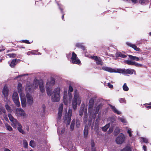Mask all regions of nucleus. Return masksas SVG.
Returning a JSON list of instances; mask_svg holds the SVG:
<instances>
[{
    "instance_id": "nucleus-1",
    "label": "nucleus",
    "mask_w": 151,
    "mask_h": 151,
    "mask_svg": "<svg viewBox=\"0 0 151 151\" xmlns=\"http://www.w3.org/2000/svg\"><path fill=\"white\" fill-rule=\"evenodd\" d=\"M36 79H35L33 83L27 82L25 87V90L27 92L29 93L32 92L34 90L36 89L39 86L40 81Z\"/></svg>"
},
{
    "instance_id": "nucleus-2",
    "label": "nucleus",
    "mask_w": 151,
    "mask_h": 151,
    "mask_svg": "<svg viewBox=\"0 0 151 151\" xmlns=\"http://www.w3.org/2000/svg\"><path fill=\"white\" fill-rule=\"evenodd\" d=\"M8 116L10 121L12 122V126L14 128H16L17 127V129L19 132L22 134H24V132L22 129V126L17 120L14 119L10 114H8Z\"/></svg>"
},
{
    "instance_id": "nucleus-3",
    "label": "nucleus",
    "mask_w": 151,
    "mask_h": 151,
    "mask_svg": "<svg viewBox=\"0 0 151 151\" xmlns=\"http://www.w3.org/2000/svg\"><path fill=\"white\" fill-rule=\"evenodd\" d=\"M17 89L19 94L22 107H25L26 106V99L24 93L23 92V89L22 84L19 83L18 84Z\"/></svg>"
},
{
    "instance_id": "nucleus-4",
    "label": "nucleus",
    "mask_w": 151,
    "mask_h": 151,
    "mask_svg": "<svg viewBox=\"0 0 151 151\" xmlns=\"http://www.w3.org/2000/svg\"><path fill=\"white\" fill-rule=\"evenodd\" d=\"M55 83V79L53 78H51L47 80L46 83V90L48 96H50L52 95V87Z\"/></svg>"
},
{
    "instance_id": "nucleus-5",
    "label": "nucleus",
    "mask_w": 151,
    "mask_h": 151,
    "mask_svg": "<svg viewBox=\"0 0 151 151\" xmlns=\"http://www.w3.org/2000/svg\"><path fill=\"white\" fill-rule=\"evenodd\" d=\"M81 101V98L77 90L74 91V97L72 100L73 108L74 110L76 109L77 104H80Z\"/></svg>"
},
{
    "instance_id": "nucleus-6",
    "label": "nucleus",
    "mask_w": 151,
    "mask_h": 151,
    "mask_svg": "<svg viewBox=\"0 0 151 151\" xmlns=\"http://www.w3.org/2000/svg\"><path fill=\"white\" fill-rule=\"evenodd\" d=\"M118 70L119 73H122L124 75H126L127 74L132 75L134 74V75L136 74V71L133 69H125L119 68Z\"/></svg>"
},
{
    "instance_id": "nucleus-7",
    "label": "nucleus",
    "mask_w": 151,
    "mask_h": 151,
    "mask_svg": "<svg viewBox=\"0 0 151 151\" xmlns=\"http://www.w3.org/2000/svg\"><path fill=\"white\" fill-rule=\"evenodd\" d=\"M70 59L71 62L72 63L78 65L81 63L80 60L77 57V55L74 52H72V56Z\"/></svg>"
},
{
    "instance_id": "nucleus-8",
    "label": "nucleus",
    "mask_w": 151,
    "mask_h": 151,
    "mask_svg": "<svg viewBox=\"0 0 151 151\" xmlns=\"http://www.w3.org/2000/svg\"><path fill=\"white\" fill-rule=\"evenodd\" d=\"M72 110L69 109L68 114L65 115L64 118H63L64 122L68 124H69L70 122L71 116L72 114Z\"/></svg>"
},
{
    "instance_id": "nucleus-9",
    "label": "nucleus",
    "mask_w": 151,
    "mask_h": 151,
    "mask_svg": "<svg viewBox=\"0 0 151 151\" xmlns=\"http://www.w3.org/2000/svg\"><path fill=\"white\" fill-rule=\"evenodd\" d=\"M12 99L16 105L17 107L20 106V103L19 100V98L18 93L17 92H14L12 96Z\"/></svg>"
},
{
    "instance_id": "nucleus-10",
    "label": "nucleus",
    "mask_w": 151,
    "mask_h": 151,
    "mask_svg": "<svg viewBox=\"0 0 151 151\" xmlns=\"http://www.w3.org/2000/svg\"><path fill=\"white\" fill-rule=\"evenodd\" d=\"M63 108V104H60L58 109V116L57 119V122L58 124L60 122V120L61 119Z\"/></svg>"
},
{
    "instance_id": "nucleus-11",
    "label": "nucleus",
    "mask_w": 151,
    "mask_h": 151,
    "mask_svg": "<svg viewBox=\"0 0 151 151\" xmlns=\"http://www.w3.org/2000/svg\"><path fill=\"white\" fill-rule=\"evenodd\" d=\"M125 137L124 135L122 133L120 134L116 139V142L117 144H122L124 141Z\"/></svg>"
},
{
    "instance_id": "nucleus-12",
    "label": "nucleus",
    "mask_w": 151,
    "mask_h": 151,
    "mask_svg": "<svg viewBox=\"0 0 151 151\" xmlns=\"http://www.w3.org/2000/svg\"><path fill=\"white\" fill-rule=\"evenodd\" d=\"M15 114L17 116H22L23 117H25L26 115L24 111L21 108H17L16 109Z\"/></svg>"
},
{
    "instance_id": "nucleus-13",
    "label": "nucleus",
    "mask_w": 151,
    "mask_h": 151,
    "mask_svg": "<svg viewBox=\"0 0 151 151\" xmlns=\"http://www.w3.org/2000/svg\"><path fill=\"white\" fill-rule=\"evenodd\" d=\"M27 101H26V104L29 106L32 105L33 103V99L32 96L29 93L27 92L26 94Z\"/></svg>"
},
{
    "instance_id": "nucleus-14",
    "label": "nucleus",
    "mask_w": 151,
    "mask_h": 151,
    "mask_svg": "<svg viewBox=\"0 0 151 151\" xmlns=\"http://www.w3.org/2000/svg\"><path fill=\"white\" fill-rule=\"evenodd\" d=\"M102 69L105 71L108 72L110 73H118L119 68L114 69L109 67L107 66H103L102 67Z\"/></svg>"
},
{
    "instance_id": "nucleus-15",
    "label": "nucleus",
    "mask_w": 151,
    "mask_h": 151,
    "mask_svg": "<svg viewBox=\"0 0 151 151\" xmlns=\"http://www.w3.org/2000/svg\"><path fill=\"white\" fill-rule=\"evenodd\" d=\"M89 58L93 60H94L96 62V64L98 65H103V62L101 59L100 57H97L96 56H91Z\"/></svg>"
},
{
    "instance_id": "nucleus-16",
    "label": "nucleus",
    "mask_w": 151,
    "mask_h": 151,
    "mask_svg": "<svg viewBox=\"0 0 151 151\" xmlns=\"http://www.w3.org/2000/svg\"><path fill=\"white\" fill-rule=\"evenodd\" d=\"M125 62L129 65H134L137 67H141L142 65L141 64L130 60H126L125 61Z\"/></svg>"
},
{
    "instance_id": "nucleus-17",
    "label": "nucleus",
    "mask_w": 151,
    "mask_h": 151,
    "mask_svg": "<svg viewBox=\"0 0 151 151\" xmlns=\"http://www.w3.org/2000/svg\"><path fill=\"white\" fill-rule=\"evenodd\" d=\"M60 95L52 94L51 96V100L53 102H57L60 101Z\"/></svg>"
},
{
    "instance_id": "nucleus-18",
    "label": "nucleus",
    "mask_w": 151,
    "mask_h": 151,
    "mask_svg": "<svg viewBox=\"0 0 151 151\" xmlns=\"http://www.w3.org/2000/svg\"><path fill=\"white\" fill-rule=\"evenodd\" d=\"M94 104V100L93 99H91L90 100L88 105V112L91 114L92 113L93 107Z\"/></svg>"
},
{
    "instance_id": "nucleus-19",
    "label": "nucleus",
    "mask_w": 151,
    "mask_h": 151,
    "mask_svg": "<svg viewBox=\"0 0 151 151\" xmlns=\"http://www.w3.org/2000/svg\"><path fill=\"white\" fill-rule=\"evenodd\" d=\"M68 94L67 89H65L63 92V102L67 106L68 105Z\"/></svg>"
},
{
    "instance_id": "nucleus-20",
    "label": "nucleus",
    "mask_w": 151,
    "mask_h": 151,
    "mask_svg": "<svg viewBox=\"0 0 151 151\" xmlns=\"http://www.w3.org/2000/svg\"><path fill=\"white\" fill-rule=\"evenodd\" d=\"M61 91V88L58 86L54 89L52 92V94H55L60 95V92Z\"/></svg>"
},
{
    "instance_id": "nucleus-21",
    "label": "nucleus",
    "mask_w": 151,
    "mask_h": 151,
    "mask_svg": "<svg viewBox=\"0 0 151 151\" xmlns=\"http://www.w3.org/2000/svg\"><path fill=\"white\" fill-rule=\"evenodd\" d=\"M126 44L128 46L132 47L136 51H140V49L137 47L135 44H133L129 42H126Z\"/></svg>"
},
{
    "instance_id": "nucleus-22",
    "label": "nucleus",
    "mask_w": 151,
    "mask_h": 151,
    "mask_svg": "<svg viewBox=\"0 0 151 151\" xmlns=\"http://www.w3.org/2000/svg\"><path fill=\"white\" fill-rule=\"evenodd\" d=\"M39 88L40 91L42 93H44L45 91V89L44 87V83L43 81L41 80L40 81Z\"/></svg>"
},
{
    "instance_id": "nucleus-23",
    "label": "nucleus",
    "mask_w": 151,
    "mask_h": 151,
    "mask_svg": "<svg viewBox=\"0 0 151 151\" xmlns=\"http://www.w3.org/2000/svg\"><path fill=\"white\" fill-rule=\"evenodd\" d=\"M65 128L63 125L58 126V133L59 134H60L64 133Z\"/></svg>"
},
{
    "instance_id": "nucleus-24",
    "label": "nucleus",
    "mask_w": 151,
    "mask_h": 151,
    "mask_svg": "<svg viewBox=\"0 0 151 151\" xmlns=\"http://www.w3.org/2000/svg\"><path fill=\"white\" fill-rule=\"evenodd\" d=\"M8 89L6 86H5L2 91L3 95L5 97H6L8 96Z\"/></svg>"
},
{
    "instance_id": "nucleus-25",
    "label": "nucleus",
    "mask_w": 151,
    "mask_h": 151,
    "mask_svg": "<svg viewBox=\"0 0 151 151\" xmlns=\"http://www.w3.org/2000/svg\"><path fill=\"white\" fill-rule=\"evenodd\" d=\"M101 107L100 105H99L97 106L96 107H95L94 109H93L92 113H91V114H97Z\"/></svg>"
},
{
    "instance_id": "nucleus-26",
    "label": "nucleus",
    "mask_w": 151,
    "mask_h": 151,
    "mask_svg": "<svg viewBox=\"0 0 151 151\" xmlns=\"http://www.w3.org/2000/svg\"><path fill=\"white\" fill-rule=\"evenodd\" d=\"M116 56L117 57H120L123 58H125L127 57V55L124 54L120 52H118L116 53Z\"/></svg>"
},
{
    "instance_id": "nucleus-27",
    "label": "nucleus",
    "mask_w": 151,
    "mask_h": 151,
    "mask_svg": "<svg viewBox=\"0 0 151 151\" xmlns=\"http://www.w3.org/2000/svg\"><path fill=\"white\" fill-rule=\"evenodd\" d=\"M75 45L76 47L78 48H81L83 50H84L85 49V48L83 45L82 43H77Z\"/></svg>"
},
{
    "instance_id": "nucleus-28",
    "label": "nucleus",
    "mask_w": 151,
    "mask_h": 151,
    "mask_svg": "<svg viewBox=\"0 0 151 151\" xmlns=\"http://www.w3.org/2000/svg\"><path fill=\"white\" fill-rule=\"evenodd\" d=\"M111 108L112 110L115 113L118 114H121V112L120 111H118L114 106H112L111 105H110Z\"/></svg>"
},
{
    "instance_id": "nucleus-29",
    "label": "nucleus",
    "mask_w": 151,
    "mask_h": 151,
    "mask_svg": "<svg viewBox=\"0 0 151 151\" xmlns=\"http://www.w3.org/2000/svg\"><path fill=\"white\" fill-rule=\"evenodd\" d=\"M88 133V127L87 126H86L84 130V135L85 137H86Z\"/></svg>"
},
{
    "instance_id": "nucleus-30",
    "label": "nucleus",
    "mask_w": 151,
    "mask_h": 151,
    "mask_svg": "<svg viewBox=\"0 0 151 151\" xmlns=\"http://www.w3.org/2000/svg\"><path fill=\"white\" fill-rule=\"evenodd\" d=\"M68 105L70 103L71 101V100L72 99V95L70 93H68Z\"/></svg>"
},
{
    "instance_id": "nucleus-31",
    "label": "nucleus",
    "mask_w": 151,
    "mask_h": 151,
    "mask_svg": "<svg viewBox=\"0 0 151 151\" xmlns=\"http://www.w3.org/2000/svg\"><path fill=\"white\" fill-rule=\"evenodd\" d=\"M19 61V60L14 59L12 61L11 63L10 64V66L12 67H14L16 64L17 61Z\"/></svg>"
},
{
    "instance_id": "nucleus-32",
    "label": "nucleus",
    "mask_w": 151,
    "mask_h": 151,
    "mask_svg": "<svg viewBox=\"0 0 151 151\" xmlns=\"http://www.w3.org/2000/svg\"><path fill=\"white\" fill-rule=\"evenodd\" d=\"M128 56L131 59L133 60L138 61L139 60V58L136 56H133L131 55H129Z\"/></svg>"
},
{
    "instance_id": "nucleus-33",
    "label": "nucleus",
    "mask_w": 151,
    "mask_h": 151,
    "mask_svg": "<svg viewBox=\"0 0 151 151\" xmlns=\"http://www.w3.org/2000/svg\"><path fill=\"white\" fill-rule=\"evenodd\" d=\"M139 139L140 140H142L146 144H147L149 143L148 139L145 137H140Z\"/></svg>"
},
{
    "instance_id": "nucleus-34",
    "label": "nucleus",
    "mask_w": 151,
    "mask_h": 151,
    "mask_svg": "<svg viewBox=\"0 0 151 151\" xmlns=\"http://www.w3.org/2000/svg\"><path fill=\"white\" fill-rule=\"evenodd\" d=\"M84 105H83L82 104L81 106V107L80 108L79 113V114L81 116H82L83 114L84 110Z\"/></svg>"
},
{
    "instance_id": "nucleus-35",
    "label": "nucleus",
    "mask_w": 151,
    "mask_h": 151,
    "mask_svg": "<svg viewBox=\"0 0 151 151\" xmlns=\"http://www.w3.org/2000/svg\"><path fill=\"white\" fill-rule=\"evenodd\" d=\"M5 126L7 130L9 131H12V128L8 124L5 123Z\"/></svg>"
},
{
    "instance_id": "nucleus-36",
    "label": "nucleus",
    "mask_w": 151,
    "mask_h": 151,
    "mask_svg": "<svg viewBox=\"0 0 151 151\" xmlns=\"http://www.w3.org/2000/svg\"><path fill=\"white\" fill-rule=\"evenodd\" d=\"M118 120L119 121H121L122 123L124 124H126L127 122L125 118H124L123 117H118Z\"/></svg>"
},
{
    "instance_id": "nucleus-37",
    "label": "nucleus",
    "mask_w": 151,
    "mask_h": 151,
    "mask_svg": "<svg viewBox=\"0 0 151 151\" xmlns=\"http://www.w3.org/2000/svg\"><path fill=\"white\" fill-rule=\"evenodd\" d=\"M75 120L74 119L72 121L70 125V129L71 130H73L74 128V125L75 124Z\"/></svg>"
},
{
    "instance_id": "nucleus-38",
    "label": "nucleus",
    "mask_w": 151,
    "mask_h": 151,
    "mask_svg": "<svg viewBox=\"0 0 151 151\" xmlns=\"http://www.w3.org/2000/svg\"><path fill=\"white\" fill-rule=\"evenodd\" d=\"M148 2V0H139V3L142 4H147Z\"/></svg>"
},
{
    "instance_id": "nucleus-39",
    "label": "nucleus",
    "mask_w": 151,
    "mask_h": 151,
    "mask_svg": "<svg viewBox=\"0 0 151 151\" xmlns=\"http://www.w3.org/2000/svg\"><path fill=\"white\" fill-rule=\"evenodd\" d=\"M123 90L125 91H127L129 90V88L126 83H124L122 86Z\"/></svg>"
},
{
    "instance_id": "nucleus-40",
    "label": "nucleus",
    "mask_w": 151,
    "mask_h": 151,
    "mask_svg": "<svg viewBox=\"0 0 151 151\" xmlns=\"http://www.w3.org/2000/svg\"><path fill=\"white\" fill-rule=\"evenodd\" d=\"M121 151H131V148L129 147H126L121 150Z\"/></svg>"
},
{
    "instance_id": "nucleus-41",
    "label": "nucleus",
    "mask_w": 151,
    "mask_h": 151,
    "mask_svg": "<svg viewBox=\"0 0 151 151\" xmlns=\"http://www.w3.org/2000/svg\"><path fill=\"white\" fill-rule=\"evenodd\" d=\"M110 126L109 124L106 125L105 126L102 127V130L104 131H106L107 130V129Z\"/></svg>"
},
{
    "instance_id": "nucleus-42",
    "label": "nucleus",
    "mask_w": 151,
    "mask_h": 151,
    "mask_svg": "<svg viewBox=\"0 0 151 151\" xmlns=\"http://www.w3.org/2000/svg\"><path fill=\"white\" fill-rule=\"evenodd\" d=\"M23 145L24 147L27 148L28 146V143L26 140H24L23 142Z\"/></svg>"
},
{
    "instance_id": "nucleus-43",
    "label": "nucleus",
    "mask_w": 151,
    "mask_h": 151,
    "mask_svg": "<svg viewBox=\"0 0 151 151\" xmlns=\"http://www.w3.org/2000/svg\"><path fill=\"white\" fill-rule=\"evenodd\" d=\"M7 55L9 56L10 58H15L16 55V54L14 53L9 54H7Z\"/></svg>"
},
{
    "instance_id": "nucleus-44",
    "label": "nucleus",
    "mask_w": 151,
    "mask_h": 151,
    "mask_svg": "<svg viewBox=\"0 0 151 151\" xmlns=\"http://www.w3.org/2000/svg\"><path fill=\"white\" fill-rule=\"evenodd\" d=\"M150 105H151V104H150V103L145 104H143V105L147 109H151V106H149Z\"/></svg>"
},
{
    "instance_id": "nucleus-45",
    "label": "nucleus",
    "mask_w": 151,
    "mask_h": 151,
    "mask_svg": "<svg viewBox=\"0 0 151 151\" xmlns=\"http://www.w3.org/2000/svg\"><path fill=\"white\" fill-rule=\"evenodd\" d=\"M127 133L129 134V135L130 137H131L132 136V131L131 130V129L129 128H128L127 127Z\"/></svg>"
},
{
    "instance_id": "nucleus-46",
    "label": "nucleus",
    "mask_w": 151,
    "mask_h": 151,
    "mask_svg": "<svg viewBox=\"0 0 151 151\" xmlns=\"http://www.w3.org/2000/svg\"><path fill=\"white\" fill-rule=\"evenodd\" d=\"M5 107L6 110L8 111L9 112H11L12 110H11V107L8 106V105H5Z\"/></svg>"
},
{
    "instance_id": "nucleus-47",
    "label": "nucleus",
    "mask_w": 151,
    "mask_h": 151,
    "mask_svg": "<svg viewBox=\"0 0 151 151\" xmlns=\"http://www.w3.org/2000/svg\"><path fill=\"white\" fill-rule=\"evenodd\" d=\"M119 101L121 103H125L126 102V101L124 98L120 99H119Z\"/></svg>"
},
{
    "instance_id": "nucleus-48",
    "label": "nucleus",
    "mask_w": 151,
    "mask_h": 151,
    "mask_svg": "<svg viewBox=\"0 0 151 151\" xmlns=\"http://www.w3.org/2000/svg\"><path fill=\"white\" fill-rule=\"evenodd\" d=\"M80 125V121L79 120L77 119L76 120V127H79Z\"/></svg>"
},
{
    "instance_id": "nucleus-49",
    "label": "nucleus",
    "mask_w": 151,
    "mask_h": 151,
    "mask_svg": "<svg viewBox=\"0 0 151 151\" xmlns=\"http://www.w3.org/2000/svg\"><path fill=\"white\" fill-rule=\"evenodd\" d=\"M6 112V110L3 108H0V114H1L2 113H5Z\"/></svg>"
},
{
    "instance_id": "nucleus-50",
    "label": "nucleus",
    "mask_w": 151,
    "mask_h": 151,
    "mask_svg": "<svg viewBox=\"0 0 151 151\" xmlns=\"http://www.w3.org/2000/svg\"><path fill=\"white\" fill-rule=\"evenodd\" d=\"M69 151H77L76 150L74 147H70L68 149Z\"/></svg>"
},
{
    "instance_id": "nucleus-51",
    "label": "nucleus",
    "mask_w": 151,
    "mask_h": 151,
    "mask_svg": "<svg viewBox=\"0 0 151 151\" xmlns=\"http://www.w3.org/2000/svg\"><path fill=\"white\" fill-rule=\"evenodd\" d=\"M29 145L32 147H34L35 146V144L34 142L32 140H31L29 143Z\"/></svg>"
},
{
    "instance_id": "nucleus-52",
    "label": "nucleus",
    "mask_w": 151,
    "mask_h": 151,
    "mask_svg": "<svg viewBox=\"0 0 151 151\" xmlns=\"http://www.w3.org/2000/svg\"><path fill=\"white\" fill-rule=\"evenodd\" d=\"M31 54L33 55H39L41 54L39 52L37 53V51L36 50H32L31 52Z\"/></svg>"
},
{
    "instance_id": "nucleus-53",
    "label": "nucleus",
    "mask_w": 151,
    "mask_h": 151,
    "mask_svg": "<svg viewBox=\"0 0 151 151\" xmlns=\"http://www.w3.org/2000/svg\"><path fill=\"white\" fill-rule=\"evenodd\" d=\"M22 42H23L26 44H29L30 43L29 42V41L27 40H24L22 41Z\"/></svg>"
},
{
    "instance_id": "nucleus-54",
    "label": "nucleus",
    "mask_w": 151,
    "mask_h": 151,
    "mask_svg": "<svg viewBox=\"0 0 151 151\" xmlns=\"http://www.w3.org/2000/svg\"><path fill=\"white\" fill-rule=\"evenodd\" d=\"M69 91L70 92H72L73 91V88L71 86H69Z\"/></svg>"
},
{
    "instance_id": "nucleus-55",
    "label": "nucleus",
    "mask_w": 151,
    "mask_h": 151,
    "mask_svg": "<svg viewBox=\"0 0 151 151\" xmlns=\"http://www.w3.org/2000/svg\"><path fill=\"white\" fill-rule=\"evenodd\" d=\"M132 2L136 4L137 3H139V0H131Z\"/></svg>"
},
{
    "instance_id": "nucleus-56",
    "label": "nucleus",
    "mask_w": 151,
    "mask_h": 151,
    "mask_svg": "<svg viewBox=\"0 0 151 151\" xmlns=\"http://www.w3.org/2000/svg\"><path fill=\"white\" fill-rule=\"evenodd\" d=\"M113 131V127H110L109 129V131H108L109 133H111V132H112Z\"/></svg>"
},
{
    "instance_id": "nucleus-57",
    "label": "nucleus",
    "mask_w": 151,
    "mask_h": 151,
    "mask_svg": "<svg viewBox=\"0 0 151 151\" xmlns=\"http://www.w3.org/2000/svg\"><path fill=\"white\" fill-rule=\"evenodd\" d=\"M28 75V74H23V75H21L18 76L17 77V78H18V77H22V76H27Z\"/></svg>"
},
{
    "instance_id": "nucleus-58",
    "label": "nucleus",
    "mask_w": 151,
    "mask_h": 151,
    "mask_svg": "<svg viewBox=\"0 0 151 151\" xmlns=\"http://www.w3.org/2000/svg\"><path fill=\"white\" fill-rule=\"evenodd\" d=\"M107 85L108 86V87L110 88H112L113 87V85L111 84L110 83H108Z\"/></svg>"
},
{
    "instance_id": "nucleus-59",
    "label": "nucleus",
    "mask_w": 151,
    "mask_h": 151,
    "mask_svg": "<svg viewBox=\"0 0 151 151\" xmlns=\"http://www.w3.org/2000/svg\"><path fill=\"white\" fill-rule=\"evenodd\" d=\"M42 108L43 109V111L44 112H45V111L46 106L45 105H42Z\"/></svg>"
},
{
    "instance_id": "nucleus-60",
    "label": "nucleus",
    "mask_w": 151,
    "mask_h": 151,
    "mask_svg": "<svg viewBox=\"0 0 151 151\" xmlns=\"http://www.w3.org/2000/svg\"><path fill=\"white\" fill-rule=\"evenodd\" d=\"M4 119H5V120L6 121H8V119L7 118V117L6 116V115H4Z\"/></svg>"
},
{
    "instance_id": "nucleus-61",
    "label": "nucleus",
    "mask_w": 151,
    "mask_h": 151,
    "mask_svg": "<svg viewBox=\"0 0 151 151\" xmlns=\"http://www.w3.org/2000/svg\"><path fill=\"white\" fill-rule=\"evenodd\" d=\"M143 150H144V151H147V147L145 145H144L143 147Z\"/></svg>"
},
{
    "instance_id": "nucleus-62",
    "label": "nucleus",
    "mask_w": 151,
    "mask_h": 151,
    "mask_svg": "<svg viewBox=\"0 0 151 151\" xmlns=\"http://www.w3.org/2000/svg\"><path fill=\"white\" fill-rule=\"evenodd\" d=\"M4 151H12L10 150H9V149L7 148H6L4 149Z\"/></svg>"
},
{
    "instance_id": "nucleus-63",
    "label": "nucleus",
    "mask_w": 151,
    "mask_h": 151,
    "mask_svg": "<svg viewBox=\"0 0 151 151\" xmlns=\"http://www.w3.org/2000/svg\"><path fill=\"white\" fill-rule=\"evenodd\" d=\"M71 53H69L68 54H67V57L68 58H70V55H71Z\"/></svg>"
},
{
    "instance_id": "nucleus-64",
    "label": "nucleus",
    "mask_w": 151,
    "mask_h": 151,
    "mask_svg": "<svg viewBox=\"0 0 151 151\" xmlns=\"http://www.w3.org/2000/svg\"><path fill=\"white\" fill-rule=\"evenodd\" d=\"M116 129L117 130L116 134H118V133H119V130L118 128L117 127Z\"/></svg>"
}]
</instances>
